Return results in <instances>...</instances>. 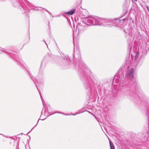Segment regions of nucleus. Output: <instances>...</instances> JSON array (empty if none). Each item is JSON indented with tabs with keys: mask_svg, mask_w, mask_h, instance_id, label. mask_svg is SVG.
Masks as SVG:
<instances>
[{
	"mask_svg": "<svg viewBox=\"0 0 149 149\" xmlns=\"http://www.w3.org/2000/svg\"><path fill=\"white\" fill-rule=\"evenodd\" d=\"M83 22L85 24L89 25H102L104 26L109 27L112 26V25L109 24V21L94 16H89L88 17H85L83 19Z\"/></svg>",
	"mask_w": 149,
	"mask_h": 149,
	"instance_id": "1",
	"label": "nucleus"
},
{
	"mask_svg": "<svg viewBox=\"0 0 149 149\" xmlns=\"http://www.w3.org/2000/svg\"><path fill=\"white\" fill-rule=\"evenodd\" d=\"M134 70L133 68H131L127 71L126 75L127 78L133 80L134 79Z\"/></svg>",
	"mask_w": 149,
	"mask_h": 149,
	"instance_id": "2",
	"label": "nucleus"
},
{
	"mask_svg": "<svg viewBox=\"0 0 149 149\" xmlns=\"http://www.w3.org/2000/svg\"><path fill=\"white\" fill-rule=\"evenodd\" d=\"M75 12V10L74 9L71 10L70 11L68 12H66L65 14L68 15H72Z\"/></svg>",
	"mask_w": 149,
	"mask_h": 149,
	"instance_id": "3",
	"label": "nucleus"
},
{
	"mask_svg": "<svg viewBox=\"0 0 149 149\" xmlns=\"http://www.w3.org/2000/svg\"><path fill=\"white\" fill-rule=\"evenodd\" d=\"M44 107H46V110L47 109V111L48 113H49V115H48V116H49V115H52V114H54L55 113H51L50 112H49L48 109L49 108V109L50 108V106L49 105L47 106V105H45L44 106Z\"/></svg>",
	"mask_w": 149,
	"mask_h": 149,
	"instance_id": "4",
	"label": "nucleus"
},
{
	"mask_svg": "<svg viewBox=\"0 0 149 149\" xmlns=\"http://www.w3.org/2000/svg\"><path fill=\"white\" fill-rule=\"evenodd\" d=\"M110 146L111 149H115V148L112 142L109 140Z\"/></svg>",
	"mask_w": 149,
	"mask_h": 149,
	"instance_id": "5",
	"label": "nucleus"
},
{
	"mask_svg": "<svg viewBox=\"0 0 149 149\" xmlns=\"http://www.w3.org/2000/svg\"><path fill=\"white\" fill-rule=\"evenodd\" d=\"M81 113V112H79V113H76L75 114H63L64 115H73V116H75L76 115V114H79V113Z\"/></svg>",
	"mask_w": 149,
	"mask_h": 149,
	"instance_id": "6",
	"label": "nucleus"
},
{
	"mask_svg": "<svg viewBox=\"0 0 149 149\" xmlns=\"http://www.w3.org/2000/svg\"><path fill=\"white\" fill-rule=\"evenodd\" d=\"M138 56H139V53H137L135 57V59H137L138 57Z\"/></svg>",
	"mask_w": 149,
	"mask_h": 149,
	"instance_id": "7",
	"label": "nucleus"
},
{
	"mask_svg": "<svg viewBox=\"0 0 149 149\" xmlns=\"http://www.w3.org/2000/svg\"><path fill=\"white\" fill-rule=\"evenodd\" d=\"M1 50L3 52H5L6 53H7V52L4 49H3V48H2V49H1Z\"/></svg>",
	"mask_w": 149,
	"mask_h": 149,
	"instance_id": "8",
	"label": "nucleus"
},
{
	"mask_svg": "<svg viewBox=\"0 0 149 149\" xmlns=\"http://www.w3.org/2000/svg\"><path fill=\"white\" fill-rule=\"evenodd\" d=\"M65 57L66 58V59L67 60H68L69 59L68 56H66Z\"/></svg>",
	"mask_w": 149,
	"mask_h": 149,
	"instance_id": "9",
	"label": "nucleus"
},
{
	"mask_svg": "<svg viewBox=\"0 0 149 149\" xmlns=\"http://www.w3.org/2000/svg\"><path fill=\"white\" fill-rule=\"evenodd\" d=\"M116 20L117 21V22L118 23H120V20H119L118 19H116Z\"/></svg>",
	"mask_w": 149,
	"mask_h": 149,
	"instance_id": "10",
	"label": "nucleus"
},
{
	"mask_svg": "<svg viewBox=\"0 0 149 149\" xmlns=\"http://www.w3.org/2000/svg\"><path fill=\"white\" fill-rule=\"evenodd\" d=\"M39 9L38 8H35V9H34V10H38Z\"/></svg>",
	"mask_w": 149,
	"mask_h": 149,
	"instance_id": "11",
	"label": "nucleus"
},
{
	"mask_svg": "<svg viewBox=\"0 0 149 149\" xmlns=\"http://www.w3.org/2000/svg\"><path fill=\"white\" fill-rule=\"evenodd\" d=\"M115 81H117V78L116 79L115 77H114V78L113 79V81H115Z\"/></svg>",
	"mask_w": 149,
	"mask_h": 149,
	"instance_id": "12",
	"label": "nucleus"
},
{
	"mask_svg": "<svg viewBox=\"0 0 149 149\" xmlns=\"http://www.w3.org/2000/svg\"><path fill=\"white\" fill-rule=\"evenodd\" d=\"M88 112H89V113H91V114H92V115H93V116H94V115L92 113H91L89 111H87Z\"/></svg>",
	"mask_w": 149,
	"mask_h": 149,
	"instance_id": "13",
	"label": "nucleus"
},
{
	"mask_svg": "<svg viewBox=\"0 0 149 149\" xmlns=\"http://www.w3.org/2000/svg\"><path fill=\"white\" fill-rule=\"evenodd\" d=\"M40 96L41 98L42 99V96H41V94H40Z\"/></svg>",
	"mask_w": 149,
	"mask_h": 149,
	"instance_id": "14",
	"label": "nucleus"
},
{
	"mask_svg": "<svg viewBox=\"0 0 149 149\" xmlns=\"http://www.w3.org/2000/svg\"><path fill=\"white\" fill-rule=\"evenodd\" d=\"M148 11L149 12V8H148Z\"/></svg>",
	"mask_w": 149,
	"mask_h": 149,
	"instance_id": "15",
	"label": "nucleus"
},
{
	"mask_svg": "<svg viewBox=\"0 0 149 149\" xmlns=\"http://www.w3.org/2000/svg\"><path fill=\"white\" fill-rule=\"evenodd\" d=\"M42 114H43V112H42Z\"/></svg>",
	"mask_w": 149,
	"mask_h": 149,
	"instance_id": "16",
	"label": "nucleus"
}]
</instances>
